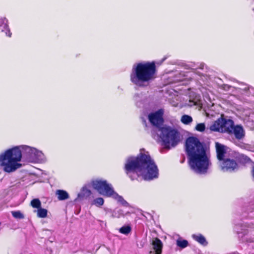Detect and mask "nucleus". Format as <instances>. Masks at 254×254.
Listing matches in <instances>:
<instances>
[{
	"label": "nucleus",
	"instance_id": "obj_1",
	"mask_svg": "<svg viewBox=\"0 0 254 254\" xmlns=\"http://www.w3.org/2000/svg\"><path fill=\"white\" fill-rule=\"evenodd\" d=\"M22 151L29 162H43L46 160L43 152L35 148L24 145L14 146L0 154V167L4 172H13L22 167Z\"/></svg>",
	"mask_w": 254,
	"mask_h": 254
},
{
	"label": "nucleus",
	"instance_id": "obj_2",
	"mask_svg": "<svg viewBox=\"0 0 254 254\" xmlns=\"http://www.w3.org/2000/svg\"><path fill=\"white\" fill-rule=\"evenodd\" d=\"M125 169L131 180H134L136 176H141L145 180H151L157 178L159 175L157 165L148 152L144 150L141 151L137 157H128Z\"/></svg>",
	"mask_w": 254,
	"mask_h": 254
},
{
	"label": "nucleus",
	"instance_id": "obj_3",
	"mask_svg": "<svg viewBox=\"0 0 254 254\" xmlns=\"http://www.w3.org/2000/svg\"><path fill=\"white\" fill-rule=\"evenodd\" d=\"M186 149L191 170L198 174L206 173L211 163L198 139L194 137H189L186 142Z\"/></svg>",
	"mask_w": 254,
	"mask_h": 254
},
{
	"label": "nucleus",
	"instance_id": "obj_4",
	"mask_svg": "<svg viewBox=\"0 0 254 254\" xmlns=\"http://www.w3.org/2000/svg\"><path fill=\"white\" fill-rule=\"evenodd\" d=\"M164 111L160 109L151 113L148 116V119L151 124L156 127L160 132L159 138L163 143V145L167 148L175 146L180 141V136L178 131L169 127L160 126L163 123V115Z\"/></svg>",
	"mask_w": 254,
	"mask_h": 254
},
{
	"label": "nucleus",
	"instance_id": "obj_5",
	"mask_svg": "<svg viewBox=\"0 0 254 254\" xmlns=\"http://www.w3.org/2000/svg\"><path fill=\"white\" fill-rule=\"evenodd\" d=\"M156 66L154 62H140L134 64L130 80L138 86H143L155 78Z\"/></svg>",
	"mask_w": 254,
	"mask_h": 254
},
{
	"label": "nucleus",
	"instance_id": "obj_6",
	"mask_svg": "<svg viewBox=\"0 0 254 254\" xmlns=\"http://www.w3.org/2000/svg\"><path fill=\"white\" fill-rule=\"evenodd\" d=\"M93 188L96 190L100 194L112 197L124 206H128L129 204L119 195L114 190L112 185L107 181L102 179L94 180L91 183Z\"/></svg>",
	"mask_w": 254,
	"mask_h": 254
},
{
	"label": "nucleus",
	"instance_id": "obj_7",
	"mask_svg": "<svg viewBox=\"0 0 254 254\" xmlns=\"http://www.w3.org/2000/svg\"><path fill=\"white\" fill-rule=\"evenodd\" d=\"M235 151H231L228 156L219 162V166L224 172H233L239 169L237 160L233 156Z\"/></svg>",
	"mask_w": 254,
	"mask_h": 254
},
{
	"label": "nucleus",
	"instance_id": "obj_8",
	"mask_svg": "<svg viewBox=\"0 0 254 254\" xmlns=\"http://www.w3.org/2000/svg\"><path fill=\"white\" fill-rule=\"evenodd\" d=\"M233 121L225 120L223 118H219L215 121L209 127L210 130L220 132H227L231 131Z\"/></svg>",
	"mask_w": 254,
	"mask_h": 254
},
{
	"label": "nucleus",
	"instance_id": "obj_9",
	"mask_svg": "<svg viewBox=\"0 0 254 254\" xmlns=\"http://www.w3.org/2000/svg\"><path fill=\"white\" fill-rule=\"evenodd\" d=\"M235 231L238 234H243L244 235L247 236L246 239L249 242L254 241V224L242 225L240 229L238 227H236Z\"/></svg>",
	"mask_w": 254,
	"mask_h": 254
},
{
	"label": "nucleus",
	"instance_id": "obj_10",
	"mask_svg": "<svg viewBox=\"0 0 254 254\" xmlns=\"http://www.w3.org/2000/svg\"><path fill=\"white\" fill-rule=\"evenodd\" d=\"M215 147L216 149L217 158L219 162L227 157L228 156V154L232 151L228 152L226 147L218 142L215 143Z\"/></svg>",
	"mask_w": 254,
	"mask_h": 254
},
{
	"label": "nucleus",
	"instance_id": "obj_11",
	"mask_svg": "<svg viewBox=\"0 0 254 254\" xmlns=\"http://www.w3.org/2000/svg\"><path fill=\"white\" fill-rule=\"evenodd\" d=\"M227 132L229 134H234L235 137L238 139L243 138L245 136V131L242 127L240 126H234L233 122L231 131H227Z\"/></svg>",
	"mask_w": 254,
	"mask_h": 254
},
{
	"label": "nucleus",
	"instance_id": "obj_12",
	"mask_svg": "<svg viewBox=\"0 0 254 254\" xmlns=\"http://www.w3.org/2000/svg\"><path fill=\"white\" fill-rule=\"evenodd\" d=\"M153 252L150 251V254H161L163 248V244L161 240L156 238L153 240L152 242Z\"/></svg>",
	"mask_w": 254,
	"mask_h": 254
},
{
	"label": "nucleus",
	"instance_id": "obj_13",
	"mask_svg": "<svg viewBox=\"0 0 254 254\" xmlns=\"http://www.w3.org/2000/svg\"><path fill=\"white\" fill-rule=\"evenodd\" d=\"M234 157L237 160L238 164L239 163H246L249 161V158L246 155L240 154L235 151Z\"/></svg>",
	"mask_w": 254,
	"mask_h": 254
},
{
	"label": "nucleus",
	"instance_id": "obj_14",
	"mask_svg": "<svg viewBox=\"0 0 254 254\" xmlns=\"http://www.w3.org/2000/svg\"><path fill=\"white\" fill-rule=\"evenodd\" d=\"M91 194V191L90 190L88 189L86 187H83L80 192L78 194L77 198L82 199L87 198Z\"/></svg>",
	"mask_w": 254,
	"mask_h": 254
},
{
	"label": "nucleus",
	"instance_id": "obj_15",
	"mask_svg": "<svg viewBox=\"0 0 254 254\" xmlns=\"http://www.w3.org/2000/svg\"><path fill=\"white\" fill-rule=\"evenodd\" d=\"M192 238L199 243L200 244L203 246H206L207 245V242L205 237L200 234H193L192 235Z\"/></svg>",
	"mask_w": 254,
	"mask_h": 254
},
{
	"label": "nucleus",
	"instance_id": "obj_16",
	"mask_svg": "<svg viewBox=\"0 0 254 254\" xmlns=\"http://www.w3.org/2000/svg\"><path fill=\"white\" fill-rule=\"evenodd\" d=\"M56 194L58 196V199L60 200H65L69 197L68 193L64 190H57L56 192Z\"/></svg>",
	"mask_w": 254,
	"mask_h": 254
},
{
	"label": "nucleus",
	"instance_id": "obj_17",
	"mask_svg": "<svg viewBox=\"0 0 254 254\" xmlns=\"http://www.w3.org/2000/svg\"><path fill=\"white\" fill-rule=\"evenodd\" d=\"M34 212H37V215L39 218H46L47 216L48 210L46 209L40 207Z\"/></svg>",
	"mask_w": 254,
	"mask_h": 254
},
{
	"label": "nucleus",
	"instance_id": "obj_18",
	"mask_svg": "<svg viewBox=\"0 0 254 254\" xmlns=\"http://www.w3.org/2000/svg\"><path fill=\"white\" fill-rule=\"evenodd\" d=\"M104 200L102 197H98L94 199L91 202V204L95 205L97 207H101L104 204Z\"/></svg>",
	"mask_w": 254,
	"mask_h": 254
},
{
	"label": "nucleus",
	"instance_id": "obj_19",
	"mask_svg": "<svg viewBox=\"0 0 254 254\" xmlns=\"http://www.w3.org/2000/svg\"><path fill=\"white\" fill-rule=\"evenodd\" d=\"M181 121L185 125H189L192 122V118L189 115H184L182 116Z\"/></svg>",
	"mask_w": 254,
	"mask_h": 254
},
{
	"label": "nucleus",
	"instance_id": "obj_20",
	"mask_svg": "<svg viewBox=\"0 0 254 254\" xmlns=\"http://www.w3.org/2000/svg\"><path fill=\"white\" fill-rule=\"evenodd\" d=\"M31 206L37 209L41 207V202L38 198L32 199L30 202Z\"/></svg>",
	"mask_w": 254,
	"mask_h": 254
},
{
	"label": "nucleus",
	"instance_id": "obj_21",
	"mask_svg": "<svg viewBox=\"0 0 254 254\" xmlns=\"http://www.w3.org/2000/svg\"><path fill=\"white\" fill-rule=\"evenodd\" d=\"M177 245L181 248H185L188 246V242L187 240L178 239L177 241Z\"/></svg>",
	"mask_w": 254,
	"mask_h": 254
},
{
	"label": "nucleus",
	"instance_id": "obj_22",
	"mask_svg": "<svg viewBox=\"0 0 254 254\" xmlns=\"http://www.w3.org/2000/svg\"><path fill=\"white\" fill-rule=\"evenodd\" d=\"M131 231V228L128 226H125L122 227H121L120 230L119 232L123 234L127 235L128 233H130Z\"/></svg>",
	"mask_w": 254,
	"mask_h": 254
},
{
	"label": "nucleus",
	"instance_id": "obj_23",
	"mask_svg": "<svg viewBox=\"0 0 254 254\" xmlns=\"http://www.w3.org/2000/svg\"><path fill=\"white\" fill-rule=\"evenodd\" d=\"M12 215L16 219H23L24 215L20 211H13L11 212Z\"/></svg>",
	"mask_w": 254,
	"mask_h": 254
},
{
	"label": "nucleus",
	"instance_id": "obj_24",
	"mask_svg": "<svg viewBox=\"0 0 254 254\" xmlns=\"http://www.w3.org/2000/svg\"><path fill=\"white\" fill-rule=\"evenodd\" d=\"M195 129L198 131L202 132L205 129V125L204 123H200L196 125Z\"/></svg>",
	"mask_w": 254,
	"mask_h": 254
},
{
	"label": "nucleus",
	"instance_id": "obj_25",
	"mask_svg": "<svg viewBox=\"0 0 254 254\" xmlns=\"http://www.w3.org/2000/svg\"><path fill=\"white\" fill-rule=\"evenodd\" d=\"M113 216L114 217H117V218H119L121 216H123L124 214H123V211L122 210H119L117 211H115L113 213Z\"/></svg>",
	"mask_w": 254,
	"mask_h": 254
},
{
	"label": "nucleus",
	"instance_id": "obj_26",
	"mask_svg": "<svg viewBox=\"0 0 254 254\" xmlns=\"http://www.w3.org/2000/svg\"><path fill=\"white\" fill-rule=\"evenodd\" d=\"M2 31L3 32H4L5 33V35L6 36H7L8 37H11V33L10 32L9 28L8 27V26L6 25H5L4 26V29L3 30H2Z\"/></svg>",
	"mask_w": 254,
	"mask_h": 254
},
{
	"label": "nucleus",
	"instance_id": "obj_27",
	"mask_svg": "<svg viewBox=\"0 0 254 254\" xmlns=\"http://www.w3.org/2000/svg\"><path fill=\"white\" fill-rule=\"evenodd\" d=\"M251 173H252V176L253 177V178L254 180V163L253 164V165L252 166Z\"/></svg>",
	"mask_w": 254,
	"mask_h": 254
},
{
	"label": "nucleus",
	"instance_id": "obj_28",
	"mask_svg": "<svg viewBox=\"0 0 254 254\" xmlns=\"http://www.w3.org/2000/svg\"><path fill=\"white\" fill-rule=\"evenodd\" d=\"M190 104H189L188 105V106H191L194 105H195V102H193V101H191V100H190Z\"/></svg>",
	"mask_w": 254,
	"mask_h": 254
}]
</instances>
